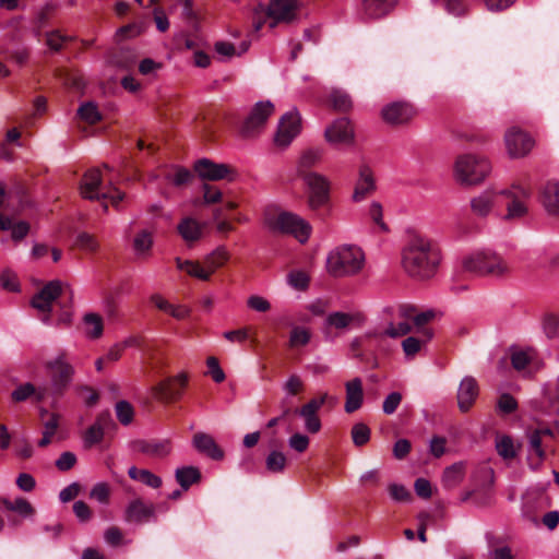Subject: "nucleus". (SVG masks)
<instances>
[{"label": "nucleus", "instance_id": "bb28decb", "mask_svg": "<svg viewBox=\"0 0 559 559\" xmlns=\"http://www.w3.org/2000/svg\"><path fill=\"white\" fill-rule=\"evenodd\" d=\"M478 395V385L473 377L466 376L462 379L457 390V404L462 412L471 408Z\"/></svg>", "mask_w": 559, "mask_h": 559}, {"label": "nucleus", "instance_id": "a19ab883", "mask_svg": "<svg viewBox=\"0 0 559 559\" xmlns=\"http://www.w3.org/2000/svg\"><path fill=\"white\" fill-rule=\"evenodd\" d=\"M465 468L463 463H455L447 467L442 475V481L445 487L452 488L460 484L464 477Z\"/></svg>", "mask_w": 559, "mask_h": 559}, {"label": "nucleus", "instance_id": "a878e982", "mask_svg": "<svg viewBox=\"0 0 559 559\" xmlns=\"http://www.w3.org/2000/svg\"><path fill=\"white\" fill-rule=\"evenodd\" d=\"M414 115V108L407 103H392L383 107L382 118L392 124L407 122Z\"/></svg>", "mask_w": 559, "mask_h": 559}, {"label": "nucleus", "instance_id": "69168bd1", "mask_svg": "<svg viewBox=\"0 0 559 559\" xmlns=\"http://www.w3.org/2000/svg\"><path fill=\"white\" fill-rule=\"evenodd\" d=\"M389 493L391 498L396 502H407L411 500L409 490L400 484H391L389 486Z\"/></svg>", "mask_w": 559, "mask_h": 559}, {"label": "nucleus", "instance_id": "473e14b6", "mask_svg": "<svg viewBox=\"0 0 559 559\" xmlns=\"http://www.w3.org/2000/svg\"><path fill=\"white\" fill-rule=\"evenodd\" d=\"M230 251L225 245H219L204 257V264L212 276L218 269L223 267L230 259Z\"/></svg>", "mask_w": 559, "mask_h": 559}, {"label": "nucleus", "instance_id": "1a4fd4ad", "mask_svg": "<svg viewBox=\"0 0 559 559\" xmlns=\"http://www.w3.org/2000/svg\"><path fill=\"white\" fill-rule=\"evenodd\" d=\"M501 197L508 200L507 212L502 215L506 221L523 218L528 213V201L532 197L531 188L513 183L510 188L500 190Z\"/></svg>", "mask_w": 559, "mask_h": 559}, {"label": "nucleus", "instance_id": "49530a36", "mask_svg": "<svg viewBox=\"0 0 559 559\" xmlns=\"http://www.w3.org/2000/svg\"><path fill=\"white\" fill-rule=\"evenodd\" d=\"M214 48L222 60H227L236 55L240 56L241 53L246 52L249 48V44L243 41L241 44V50L239 52L236 51V48L233 44L227 41H217Z\"/></svg>", "mask_w": 559, "mask_h": 559}, {"label": "nucleus", "instance_id": "e433bc0d", "mask_svg": "<svg viewBox=\"0 0 559 559\" xmlns=\"http://www.w3.org/2000/svg\"><path fill=\"white\" fill-rule=\"evenodd\" d=\"M0 502L5 510L15 512L23 519H31L35 514L33 506L23 497H17L14 500L2 498Z\"/></svg>", "mask_w": 559, "mask_h": 559}, {"label": "nucleus", "instance_id": "0eeeda50", "mask_svg": "<svg viewBox=\"0 0 559 559\" xmlns=\"http://www.w3.org/2000/svg\"><path fill=\"white\" fill-rule=\"evenodd\" d=\"M102 174L97 168L87 170L81 181L80 191L83 198L90 200H109L111 205L118 206L124 198V194L115 187L108 190H102Z\"/></svg>", "mask_w": 559, "mask_h": 559}, {"label": "nucleus", "instance_id": "c9c22d12", "mask_svg": "<svg viewBox=\"0 0 559 559\" xmlns=\"http://www.w3.org/2000/svg\"><path fill=\"white\" fill-rule=\"evenodd\" d=\"M323 148L313 146L304 150L297 160V170L299 174H305L307 169L316 166L322 160Z\"/></svg>", "mask_w": 559, "mask_h": 559}, {"label": "nucleus", "instance_id": "79ce46f5", "mask_svg": "<svg viewBox=\"0 0 559 559\" xmlns=\"http://www.w3.org/2000/svg\"><path fill=\"white\" fill-rule=\"evenodd\" d=\"M432 337L428 331L425 332V340H419L415 336H408L402 342V348L407 358H413L418 354L421 347Z\"/></svg>", "mask_w": 559, "mask_h": 559}, {"label": "nucleus", "instance_id": "a18cd8bd", "mask_svg": "<svg viewBox=\"0 0 559 559\" xmlns=\"http://www.w3.org/2000/svg\"><path fill=\"white\" fill-rule=\"evenodd\" d=\"M286 462L287 457L282 451L273 450L266 456L265 466L272 473H282L285 469Z\"/></svg>", "mask_w": 559, "mask_h": 559}, {"label": "nucleus", "instance_id": "7ed1b4c3", "mask_svg": "<svg viewBox=\"0 0 559 559\" xmlns=\"http://www.w3.org/2000/svg\"><path fill=\"white\" fill-rule=\"evenodd\" d=\"M490 160L481 154L462 153L453 163V178L464 187L481 185L491 173Z\"/></svg>", "mask_w": 559, "mask_h": 559}, {"label": "nucleus", "instance_id": "72a5a7b5", "mask_svg": "<svg viewBox=\"0 0 559 559\" xmlns=\"http://www.w3.org/2000/svg\"><path fill=\"white\" fill-rule=\"evenodd\" d=\"M84 335L88 340H98L104 333V320L95 312H87L83 316Z\"/></svg>", "mask_w": 559, "mask_h": 559}, {"label": "nucleus", "instance_id": "864d4df0", "mask_svg": "<svg viewBox=\"0 0 559 559\" xmlns=\"http://www.w3.org/2000/svg\"><path fill=\"white\" fill-rule=\"evenodd\" d=\"M287 444L290 450L297 453H304L309 448L310 438L306 433L295 432L288 438Z\"/></svg>", "mask_w": 559, "mask_h": 559}, {"label": "nucleus", "instance_id": "37998d69", "mask_svg": "<svg viewBox=\"0 0 559 559\" xmlns=\"http://www.w3.org/2000/svg\"><path fill=\"white\" fill-rule=\"evenodd\" d=\"M75 245L79 249L86 252H97L99 249V241L97 238L87 231H80L75 237Z\"/></svg>", "mask_w": 559, "mask_h": 559}, {"label": "nucleus", "instance_id": "09e8293b", "mask_svg": "<svg viewBox=\"0 0 559 559\" xmlns=\"http://www.w3.org/2000/svg\"><path fill=\"white\" fill-rule=\"evenodd\" d=\"M78 114L82 120L91 124L96 123L102 119V115L98 110V107L93 102H86L82 104L78 109Z\"/></svg>", "mask_w": 559, "mask_h": 559}, {"label": "nucleus", "instance_id": "3c124183", "mask_svg": "<svg viewBox=\"0 0 559 559\" xmlns=\"http://www.w3.org/2000/svg\"><path fill=\"white\" fill-rule=\"evenodd\" d=\"M311 338V333L308 329L302 326H295L290 331L289 335V346L290 347H301L306 346Z\"/></svg>", "mask_w": 559, "mask_h": 559}, {"label": "nucleus", "instance_id": "052dcab7", "mask_svg": "<svg viewBox=\"0 0 559 559\" xmlns=\"http://www.w3.org/2000/svg\"><path fill=\"white\" fill-rule=\"evenodd\" d=\"M304 389V381L298 374H292L283 384V390L288 396H294L300 393Z\"/></svg>", "mask_w": 559, "mask_h": 559}, {"label": "nucleus", "instance_id": "603ef678", "mask_svg": "<svg viewBox=\"0 0 559 559\" xmlns=\"http://www.w3.org/2000/svg\"><path fill=\"white\" fill-rule=\"evenodd\" d=\"M370 429L364 423H357L352 428V439L356 447H362L370 440Z\"/></svg>", "mask_w": 559, "mask_h": 559}, {"label": "nucleus", "instance_id": "393cba45", "mask_svg": "<svg viewBox=\"0 0 559 559\" xmlns=\"http://www.w3.org/2000/svg\"><path fill=\"white\" fill-rule=\"evenodd\" d=\"M194 171L204 180L215 181L224 179L228 175L229 168L225 164H217L207 158H202L194 164Z\"/></svg>", "mask_w": 559, "mask_h": 559}, {"label": "nucleus", "instance_id": "9d476101", "mask_svg": "<svg viewBox=\"0 0 559 559\" xmlns=\"http://www.w3.org/2000/svg\"><path fill=\"white\" fill-rule=\"evenodd\" d=\"M510 361L512 367L524 377H532L544 367L542 358L533 347H511Z\"/></svg>", "mask_w": 559, "mask_h": 559}, {"label": "nucleus", "instance_id": "dca6fc26", "mask_svg": "<svg viewBox=\"0 0 559 559\" xmlns=\"http://www.w3.org/2000/svg\"><path fill=\"white\" fill-rule=\"evenodd\" d=\"M332 400L328 392L321 393L319 396L312 397L304 404L296 414L302 419L304 429L311 435L318 433L321 428V419L318 415L320 408Z\"/></svg>", "mask_w": 559, "mask_h": 559}, {"label": "nucleus", "instance_id": "20e7f679", "mask_svg": "<svg viewBox=\"0 0 559 559\" xmlns=\"http://www.w3.org/2000/svg\"><path fill=\"white\" fill-rule=\"evenodd\" d=\"M365 264V253L353 245L334 248L326 257L328 272L335 277L350 276L360 272Z\"/></svg>", "mask_w": 559, "mask_h": 559}, {"label": "nucleus", "instance_id": "e2e57ef3", "mask_svg": "<svg viewBox=\"0 0 559 559\" xmlns=\"http://www.w3.org/2000/svg\"><path fill=\"white\" fill-rule=\"evenodd\" d=\"M104 436V429L99 423L92 425L84 435V443L87 447L96 444L102 441Z\"/></svg>", "mask_w": 559, "mask_h": 559}, {"label": "nucleus", "instance_id": "6e6552de", "mask_svg": "<svg viewBox=\"0 0 559 559\" xmlns=\"http://www.w3.org/2000/svg\"><path fill=\"white\" fill-rule=\"evenodd\" d=\"M302 5L300 0H270L267 4L259 3L257 13H265L271 20L270 28H274L281 23L296 22Z\"/></svg>", "mask_w": 559, "mask_h": 559}, {"label": "nucleus", "instance_id": "5701e85b", "mask_svg": "<svg viewBox=\"0 0 559 559\" xmlns=\"http://www.w3.org/2000/svg\"><path fill=\"white\" fill-rule=\"evenodd\" d=\"M345 404L346 413L352 414L358 411L364 404V388L360 378H354L345 383Z\"/></svg>", "mask_w": 559, "mask_h": 559}, {"label": "nucleus", "instance_id": "de8ad7c7", "mask_svg": "<svg viewBox=\"0 0 559 559\" xmlns=\"http://www.w3.org/2000/svg\"><path fill=\"white\" fill-rule=\"evenodd\" d=\"M496 449L498 454L504 460L513 459L516 455V449L512 438L508 436L497 437Z\"/></svg>", "mask_w": 559, "mask_h": 559}, {"label": "nucleus", "instance_id": "7c9ffc66", "mask_svg": "<svg viewBox=\"0 0 559 559\" xmlns=\"http://www.w3.org/2000/svg\"><path fill=\"white\" fill-rule=\"evenodd\" d=\"M135 448L142 454L162 459L167 456L171 451V445L168 440H142L135 443Z\"/></svg>", "mask_w": 559, "mask_h": 559}, {"label": "nucleus", "instance_id": "bf43d9fd", "mask_svg": "<svg viewBox=\"0 0 559 559\" xmlns=\"http://www.w3.org/2000/svg\"><path fill=\"white\" fill-rule=\"evenodd\" d=\"M412 330L409 322L401 320L397 324L389 323L383 334L389 337H400L408 334Z\"/></svg>", "mask_w": 559, "mask_h": 559}, {"label": "nucleus", "instance_id": "2eb2a0df", "mask_svg": "<svg viewBox=\"0 0 559 559\" xmlns=\"http://www.w3.org/2000/svg\"><path fill=\"white\" fill-rule=\"evenodd\" d=\"M300 132L301 117L299 111L293 108L281 117L274 135V143L278 147L286 148Z\"/></svg>", "mask_w": 559, "mask_h": 559}, {"label": "nucleus", "instance_id": "f03ea898", "mask_svg": "<svg viewBox=\"0 0 559 559\" xmlns=\"http://www.w3.org/2000/svg\"><path fill=\"white\" fill-rule=\"evenodd\" d=\"M461 266L465 272L491 277H504L512 271L511 264L491 249H478L464 254Z\"/></svg>", "mask_w": 559, "mask_h": 559}, {"label": "nucleus", "instance_id": "338daca9", "mask_svg": "<svg viewBox=\"0 0 559 559\" xmlns=\"http://www.w3.org/2000/svg\"><path fill=\"white\" fill-rule=\"evenodd\" d=\"M247 305L250 309L258 312H266L271 309L270 301L259 295H252L247 299Z\"/></svg>", "mask_w": 559, "mask_h": 559}, {"label": "nucleus", "instance_id": "ddd939ff", "mask_svg": "<svg viewBox=\"0 0 559 559\" xmlns=\"http://www.w3.org/2000/svg\"><path fill=\"white\" fill-rule=\"evenodd\" d=\"M273 112L274 105L272 102L260 100L255 103L240 127L241 134L246 138L258 135Z\"/></svg>", "mask_w": 559, "mask_h": 559}, {"label": "nucleus", "instance_id": "680f3d73", "mask_svg": "<svg viewBox=\"0 0 559 559\" xmlns=\"http://www.w3.org/2000/svg\"><path fill=\"white\" fill-rule=\"evenodd\" d=\"M0 284L10 292H17L20 287L16 274L10 269H5L0 273Z\"/></svg>", "mask_w": 559, "mask_h": 559}, {"label": "nucleus", "instance_id": "a211bd4d", "mask_svg": "<svg viewBox=\"0 0 559 559\" xmlns=\"http://www.w3.org/2000/svg\"><path fill=\"white\" fill-rule=\"evenodd\" d=\"M62 292V283L60 281H51L46 284L33 298L32 306L43 313L41 321L44 324H50V311L52 304Z\"/></svg>", "mask_w": 559, "mask_h": 559}, {"label": "nucleus", "instance_id": "5fc2aeb1", "mask_svg": "<svg viewBox=\"0 0 559 559\" xmlns=\"http://www.w3.org/2000/svg\"><path fill=\"white\" fill-rule=\"evenodd\" d=\"M333 107L337 110L345 111L352 107L349 95L341 90H335L330 95Z\"/></svg>", "mask_w": 559, "mask_h": 559}, {"label": "nucleus", "instance_id": "412c9836", "mask_svg": "<svg viewBox=\"0 0 559 559\" xmlns=\"http://www.w3.org/2000/svg\"><path fill=\"white\" fill-rule=\"evenodd\" d=\"M543 436H551L550 429H537L530 433L527 445V460L530 466L534 469L538 468L545 457V452L542 447Z\"/></svg>", "mask_w": 559, "mask_h": 559}, {"label": "nucleus", "instance_id": "b1692460", "mask_svg": "<svg viewBox=\"0 0 559 559\" xmlns=\"http://www.w3.org/2000/svg\"><path fill=\"white\" fill-rule=\"evenodd\" d=\"M539 201L549 215L559 216V180H548L543 186Z\"/></svg>", "mask_w": 559, "mask_h": 559}, {"label": "nucleus", "instance_id": "f3484780", "mask_svg": "<svg viewBox=\"0 0 559 559\" xmlns=\"http://www.w3.org/2000/svg\"><path fill=\"white\" fill-rule=\"evenodd\" d=\"M302 180L309 190V204L312 209L323 206L330 195L329 179L316 171H308L302 175Z\"/></svg>", "mask_w": 559, "mask_h": 559}, {"label": "nucleus", "instance_id": "f704fd0d", "mask_svg": "<svg viewBox=\"0 0 559 559\" xmlns=\"http://www.w3.org/2000/svg\"><path fill=\"white\" fill-rule=\"evenodd\" d=\"M176 266L178 270L186 272L191 277L198 278L200 281L206 282L211 278L205 264H201L199 261L182 260L177 258Z\"/></svg>", "mask_w": 559, "mask_h": 559}, {"label": "nucleus", "instance_id": "13d9d810", "mask_svg": "<svg viewBox=\"0 0 559 559\" xmlns=\"http://www.w3.org/2000/svg\"><path fill=\"white\" fill-rule=\"evenodd\" d=\"M287 283L296 289L304 290L308 287L309 276L304 271L295 270L287 275Z\"/></svg>", "mask_w": 559, "mask_h": 559}, {"label": "nucleus", "instance_id": "6ab92c4d", "mask_svg": "<svg viewBox=\"0 0 559 559\" xmlns=\"http://www.w3.org/2000/svg\"><path fill=\"white\" fill-rule=\"evenodd\" d=\"M499 197H501L500 190L486 189L469 201L471 210L477 217H487L495 213Z\"/></svg>", "mask_w": 559, "mask_h": 559}, {"label": "nucleus", "instance_id": "aec40b11", "mask_svg": "<svg viewBox=\"0 0 559 559\" xmlns=\"http://www.w3.org/2000/svg\"><path fill=\"white\" fill-rule=\"evenodd\" d=\"M374 190L376 180L371 168L367 165H361L359 167L358 178L352 195L353 201L360 202L370 195Z\"/></svg>", "mask_w": 559, "mask_h": 559}, {"label": "nucleus", "instance_id": "ea45409f", "mask_svg": "<svg viewBox=\"0 0 559 559\" xmlns=\"http://www.w3.org/2000/svg\"><path fill=\"white\" fill-rule=\"evenodd\" d=\"M175 476L176 480L183 490L189 489V487L197 483L201 477L199 469L193 466H183L177 468Z\"/></svg>", "mask_w": 559, "mask_h": 559}, {"label": "nucleus", "instance_id": "423d86ee", "mask_svg": "<svg viewBox=\"0 0 559 559\" xmlns=\"http://www.w3.org/2000/svg\"><path fill=\"white\" fill-rule=\"evenodd\" d=\"M365 322L366 317L360 311H332L324 317L321 333L325 341H334L338 334L352 328H360Z\"/></svg>", "mask_w": 559, "mask_h": 559}, {"label": "nucleus", "instance_id": "8fccbe9b", "mask_svg": "<svg viewBox=\"0 0 559 559\" xmlns=\"http://www.w3.org/2000/svg\"><path fill=\"white\" fill-rule=\"evenodd\" d=\"M367 215L381 231H388V226L383 219V207L381 203L372 201L367 210Z\"/></svg>", "mask_w": 559, "mask_h": 559}, {"label": "nucleus", "instance_id": "c756f323", "mask_svg": "<svg viewBox=\"0 0 559 559\" xmlns=\"http://www.w3.org/2000/svg\"><path fill=\"white\" fill-rule=\"evenodd\" d=\"M192 443L194 448L213 460H222L224 457L223 450L216 444L212 436L198 432L194 435Z\"/></svg>", "mask_w": 559, "mask_h": 559}, {"label": "nucleus", "instance_id": "f8f14e48", "mask_svg": "<svg viewBox=\"0 0 559 559\" xmlns=\"http://www.w3.org/2000/svg\"><path fill=\"white\" fill-rule=\"evenodd\" d=\"M50 371L51 386L55 393H62L72 382L75 370L67 360L64 353H59L46 365Z\"/></svg>", "mask_w": 559, "mask_h": 559}, {"label": "nucleus", "instance_id": "774afa93", "mask_svg": "<svg viewBox=\"0 0 559 559\" xmlns=\"http://www.w3.org/2000/svg\"><path fill=\"white\" fill-rule=\"evenodd\" d=\"M36 393L35 386L31 383H24L19 385L13 392H12V399L15 402H23L27 400L29 396Z\"/></svg>", "mask_w": 559, "mask_h": 559}, {"label": "nucleus", "instance_id": "f257e3e1", "mask_svg": "<svg viewBox=\"0 0 559 559\" xmlns=\"http://www.w3.org/2000/svg\"><path fill=\"white\" fill-rule=\"evenodd\" d=\"M441 262L439 248L426 237L414 235L402 250V266L412 277L431 278Z\"/></svg>", "mask_w": 559, "mask_h": 559}, {"label": "nucleus", "instance_id": "4d7b16f0", "mask_svg": "<svg viewBox=\"0 0 559 559\" xmlns=\"http://www.w3.org/2000/svg\"><path fill=\"white\" fill-rule=\"evenodd\" d=\"M543 330L547 337L555 338L559 337V316L558 314H546L543 319Z\"/></svg>", "mask_w": 559, "mask_h": 559}, {"label": "nucleus", "instance_id": "4c0bfd02", "mask_svg": "<svg viewBox=\"0 0 559 559\" xmlns=\"http://www.w3.org/2000/svg\"><path fill=\"white\" fill-rule=\"evenodd\" d=\"M128 475L131 479L140 481L151 488H159L162 486V478L153 474L148 469H139L135 466H131L128 469Z\"/></svg>", "mask_w": 559, "mask_h": 559}, {"label": "nucleus", "instance_id": "6e6d98bb", "mask_svg": "<svg viewBox=\"0 0 559 559\" xmlns=\"http://www.w3.org/2000/svg\"><path fill=\"white\" fill-rule=\"evenodd\" d=\"M116 416L122 425H129L134 415L132 405L127 401H120L115 407Z\"/></svg>", "mask_w": 559, "mask_h": 559}, {"label": "nucleus", "instance_id": "c03bdc74", "mask_svg": "<svg viewBox=\"0 0 559 559\" xmlns=\"http://www.w3.org/2000/svg\"><path fill=\"white\" fill-rule=\"evenodd\" d=\"M543 396L559 413V376L543 385Z\"/></svg>", "mask_w": 559, "mask_h": 559}, {"label": "nucleus", "instance_id": "4be33fe9", "mask_svg": "<svg viewBox=\"0 0 559 559\" xmlns=\"http://www.w3.org/2000/svg\"><path fill=\"white\" fill-rule=\"evenodd\" d=\"M396 0H360L359 15L364 20L380 19L395 5Z\"/></svg>", "mask_w": 559, "mask_h": 559}, {"label": "nucleus", "instance_id": "58836bf2", "mask_svg": "<svg viewBox=\"0 0 559 559\" xmlns=\"http://www.w3.org/2000/svg\"><path fill=\"white\" fill-rule=\"evenodd\" d=\"M153 247V236L147 230H141L133 239L132 248L138 258H146Z\"/></svg>", "mask_w": 559, "mask_h": 559}, {"label": "nucleus", "instance_id": "39448f33", "mask_svg": "<svg viewBox=\"0 0 559 559\" xmlns=\"http://www.w3.org/2000/svg\"><path fill=\"white\" fill-rule=\"evenodd\" d=\"M264 225L271 231L292 235L301 243L309 239L312 230L306 219L286 211H266Z\"/></svg>", "mask_w": 559, "mask_h": 559}, {"label": "nucleus", "instance_id": "9b49d317", "mask_svg": "<svg viewBox=\"0 0 559 559\" xmlns=\"http://www.w3.org/2000/svg\"><path fill=\"white\" fill-rule=\"evenodd\" d=\"M325 141L337 150L349 148L355 145V130L347 118H338L324 130Z\"/></svg>", "mask_w": 559, "mask_h": 559}, {"label": "nucleus", "instance_id": "4468645a", "mask_svg": "<svg viewBox=\"0 0 559 559\" xmlns=\"http://www.w3.org/2000/svg\"><path fill=\"white\" fill-rule=\"evenodd\" d=\"M503 141L508 156L512 159L527 156L535 145L534 139L518 127L507 129Z\"/></svg>", "mask_w": 559, "mask_h": 559}, {"label": "nucleus", "instance_id": "0e129e2a", "mask_svg": "<svg viewBox=\"0 0 559 559\" xmlns=\"http://www.w3.org/2000/svg\"><path fill=\"white\" fill-rule=\"evenodd\" d=\"M110 489L108 484L106 483H97L93 486L91 490V498L95 499L100 503H107L109 500Z\"/></svg>", "mask_w": 559, "mask_h": 559}, {"label": "nucleus", "instance_id": "cd10ccee", "mask_svg": "<svg viewBox=\"0 0 559 559\" xmlns=\"http://www.w3.org/2000/svg\"><path fill=\"white\" fill-rule=\"evenodd\" d=\"M205 224L193 217H185L177 226L178 234L187 243L199 241L204 234Z\"/></svg>", "mask_w": 559, "mask_h": 559}, {"label": "nucleus", "instance_id": "2f4dec72", "mask_svg": "<svg viewBox=\"0 0 559 559\" xmlns=\"http://www.w3.org/2000/svg\"><path fill=\"white\" fill-rule=\"evenodd\" d=\"M173 381H177L181 386H185L188 382V376L186 372H180L174 378L160 381L154 388L155 394L164 401L178 400L181 396V392L170 388Z\"/></svg>", "mask_w": 559, "mask_h": 559}, {"label": "nucleus", "instance_id": "c85d7f7f", "mask_svg": "<svg viewBox=\"0 0 559 559\" xmlns=\"http://www.w3.org/2000/svg\"><path fill=\"white\" fill-rule=\"evenodd\" d=\"M154 506L143 502L141 499L132 500L126 509V521L143 523L154 516Z\"/></svg>", "mask_w": 559, "mask_h": 559}]
</instances>
